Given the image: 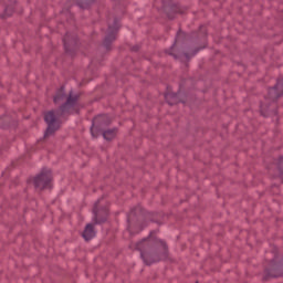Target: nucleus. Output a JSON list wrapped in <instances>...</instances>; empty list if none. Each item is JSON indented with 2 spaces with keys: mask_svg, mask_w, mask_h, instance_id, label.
<instances>
[{
  "mask_svg": "<svg viewBox=\"0 0 283 283\" xmlns=\"http://www.w3.org/2000/svg\"><path fill=\"white\" fill-rule=\"evenodd\" d=\"M116 134H118V129L113 128V129L105 130L103 133V137L105 138V140H114V138H116Z\"/></svg>",
  "mask_w": 283,
  "mask_h": 283,
  "instance_id": "6e6552de",
  "label": "nucleus"
},
{
  "mask_svg": "<svg viewBox=\"0 0 283 283\" xmlns=\"http://www.w3.org/2000/svg\"><path fill=\"white\" fill-rule=\"evenodd\" d=\"M63 98H65V93L63 91H60L55 96H54V103H61V101H63Z\"/></svg>",
  "mask_w": 283,
  "mask_h": 283,
  "instance_id": "9d476101",
  "label": "nucleus"
},
{
  "mask_svg": "<svg viewBox=\"0 0 283 283\" xmlns=\"http://www.w3.org/2000/svg\"><path fill=\"white\" fill-rule=\"evenodd\" d=\"M33 182L35 189H40V191L50 189L52 187V170L43 169L40 175L34 178Z\"/></svg>",
  "mask_w": 283,
  "mask_h": 283,
  "instance_id": "f03ea898",
  "label": "nucleus"
},
{
  "mask_svg": "<svg viewBox=\"0 0 283 283\" xmlns=\"http://www.w3.org/2000/svg\"><path fill=\"white\" fill-rule=\"evenodd\" d=\"M101 202H103V199H99L93 208V220L95 224L107 222V217L109 216V209L107 207L101 208Z\"/></svg>",
  "mask_w": 283,
  "mask_h": 283,
  "instance_id": "20e7f679",
  "label": "nucleus"
},
{
  "mask_svg": "<svg viewBox=\"0 0 283 283\" xmlns=\"http://www.w3.org/2000/svg\"><path fill=\"white\" fill-rule=\"evenodd\" d=\"M44 120L48 124V128L44 134V138H48V136H52V134L56 129H59V114H56L54 111L48 112L44 115Z\"/></svg>",
  "mask_w": 283,
  "mask_h": 283,
  "instance_id": "7ed1b4c3",
  "label": "nucleus"
},
{
  "mask_svg": "<svg viewBox=\"0 0 283 283\" xmlns=\"http://www.w3.org/2000/svg\"><path fill=\"white\" fill-rule=\"evenodd\" d=\"M95 237H96V230H94V224L87 223L82 233V238H84L86 242H90V240H92Z\"/></svg>",
  "mask_w": 283,
  "mask_h": 283,
  "instance_id": "0eeeda50",
  "label": "nucleus"
},
{
  "mask_svg": "<svg viewBox=\"0 0 283 283\" xmlns=\"http://www.w3.org/2000/svg\"><path fill=\"white\" fill-rule=\"evenodd\" d=\"M78 103V95H72L70 93L66 102L60 107L61 114H74L77 111L76 104Z\"/></svg>",
  "mask_w": 283,
  "mask_h": 283,
  "instance_id": "39448f33",
  "label": "nucleus"
},
{
  "mask_svg": "<svg viewBox=\"0 0 283 283\" xmlns=\"http://www.w3.org/2000/svg\"><path fill=\"white\" fill-rule=\"evenodd\" d=\"M70 41V35H65L64 39H63V43H64V48L65 50H67V42Z\"/></svg>",
  "mask_w": 283,
  "mask_h": 283,
  "instance_id": "9b49d317",
  "label": "nucleus"
},
{
  "mask_svg": "<svg viewBox=\"0 0 283 283\" xmlns=\"http://www.w3.org/2000/svg\"><path fill=\"white\" fill-rule=\"evenodd\" d=\"M156 247H163L164 251H167V243L160 239H144L139 243H137V249L140 251V256L143 261L150 266L156 262H160V258L153 256L151 251L156 249Z\"/></svg>",
  "mask_w": 283,
  "mask_h": 283,
  "instance_id": "f257e3e1",
  "label": "nucleus"
},
{
  "mask_svg": "<svg viewBox=\"0 0 283 283\" xmlns=\"http://www.w3.org/2000/svg\"><path fill=\"white\" fill-rule=\"evenodd\" d=\"M108 31L109 34L106 35L105 40H104V45H109V43H112V41H116V32L118 31V21H114V27L108 25Z\"/></svg>",
  "mask_w": 283,
  "mask_h": 283,
  "instance_id": "423d86ee",
  "label": "nucleus"
},
{
  "mask_svg": "<svg viewBox=\"0 0 283 283\" xmlns=\"http://www.w3.org/2000/svg\"><path fill=\"white\" fill-rule=\"evenodd\" d=\"M165 98L168 103V105H176L178 103V96L176 94H166Z\"/></svg>",
  "mask_w": 283,
  "mask_h": 283,
  "instance_id": "1a4fd4ad",
  "label": "nucleus"
},
{
  "mask_svg": "<svg viewBox=\"0 0 283 283\" xmlns=\"http://www.w3.org/2000/svg\"><path fill=\"white\" fill-rule=\"evenodd\" d=\"M91 133L94 136V126L91 128Z\"/></svg>",
  "mask_w": 283,
  "mask_h": 283,
  "instance_id": "f8f14e48",
  "label": "nucleus"
}]
</instances>
